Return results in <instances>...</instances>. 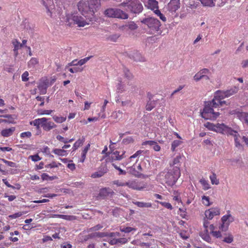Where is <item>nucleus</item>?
Returning a JSON list of instances; mask_svg holds the SVG:
<instances>
[{
  "label": "nucleus",
  "instance_id": "nucleus-47",
  "mask_svg": "<svg viewBox=\"0 0 248 248\" xmlns=\"http://www.w3.org/2000/svg\"><path fill=\"white\" fill-rule=\"evenodd\" d=\"M178 214L183 218H186V208H180L178 212Z\"/></svg>",
  "mask_w": 248,
  "mask_h": 248
},
{
  "label": "nucleus",
  "instance_id": "nucleus-8",
  "mask_svg": "<svg viewBox=\"0 0 248 248\" xmlns=\"http://www.w3.org/2000/svg\"><path fill=\"white\" fill-rule=\"evenodd\" d=\"M106 16L108 17L118 18L126 19L128 18V15L123 10L117 8H109L104 12Z\"/></svg>",
  "mask_w": 248,
  "mask_h": 248
},
{
  "label": "nucleus",
  "instance_id": "nucleus-51",
  "mask_svg": "<svg viewBox=\"0 0 248 248\" xmlns=\"http://www.w3.org/2000/svg\"><path fill=\"white\" fill-rule=\"evenodd\" d=\"M112 165L114 167V168L118 170L119 171V175H125L126 173V171L123 170L121 169L120 167H118L116 165H115L114 163H112Z\"/></svg>",
  "mask_w": 248,
  "mask_h": 248
},
{
  "label": "nucleus",
  "instance_id": "nucleus-20",
  "mask_svg": "<svg viewBox=\"0 0 248 248\" xmlns=\"http://www.w3.org/2000/svg\"><path fill=\"white\" fill-rule=\"evenodd\" d=\"M128 242V239L126 238L123 237L120 238H112L108 241V243L111 245H115L117 244H125Z\"/></svg>",
  "mask_w": 248,
  "mask_h": 248
},
{
  "label": "nucleus",
  "instance_id": "nucleus-45",
  "mask_svg": "<svg viewBox=\"0 0 248 248\" xmlns=\"http://www.w3.org/2000/svg\"><path fill=\"white\" fill-rule=\"evenodd\" d=\"M12 44L14 46V51H16L19 49L20 42L16 39H14L12 41Z\"/></svg>",
  "mask_w": 248,
  "mask_h": 248
},
{
  "label": "nucleus",
  "instance_id": "nucleus-22",
  "mask_svg": "<svg viewBox=\"0 0 248 248\" xmlns=\"http://www.w3.org/2000/svg\"><path fill=\"white\" fill-rule=\"evenodd\" d=\"M119 83H118V85H117L116 91L118 93H121L125 91L124 84H129V82L127 81L126 80H124L123 81L121 79L119 80Z\"/></svg>",
  "mask_w": 248,
  "mask_h": 248
},
{
  "label": "nucleus",
  "instance_id": "nucleus-3",
  "mask_svg": "<svg viewBox=\"0 0 248 248\" xmlns=\"http://www.w3.org/2000/svg\"><path fill=\"white\" fill-rule=\"evenodd\" d=\"M120 6L126 7V10L134 14H139L143 10V6L139 0H124Z\"/></svg>",
  "mask_w": 248,
  "mask_h": 248
},
{
  "label": "nucleus",
  "instance_id": "nucleus-50",
  "mask_svg": "<svg viewBox=\"0 0 248 248\" xmlns=\"http://www.w3.org/2000/svg\"><path fill=\"white\" fill-rule=\"evenodd\" d=\"M92 57V56L84 58V59H81L78 62V64L79 65H82L86 63Z\"/></svg>",
  "mask_w": 248,
  "mask_h": 248
},
{
  "label": "nucleus",
  "instance_id": "nucleus-62",
  "mask_svg": "<svg viewBox=\"0 0 248 248\" xmlns=\"http://www.w3.org/2000/svg\"><path fill=\"white\" fill-rule=\"evenodd\" d=\"M53 111L52 110H40L38 111V114L39 115H49Z\"/></svg>",
  "mask_w": 248,
  "mask_h": 248
},
{
  "label": "nucleus",
  "instance_id": "nucleus-31",
  "mask_svg": "<svg viewBox=\"0 0 248 248\" xmlns=\"http://www.w3.org/2000/svg\"><path fill=\"white\" fill-rule=\"evenodd\" d=\"M209 178L212 185H217L219 184V180L217 178V175L214 172L212 173V174L210 176Z\"/></svg>",
  "mask_w": 248,
  "mask_h": 248
},
{
  "label": "nucleus",
  "instance_id": "nucleus-63",
  "mask_svg": "<svg viewBox=\"0 0 248 248\" xmlns=\"http://www.w3.org/2000/svg\"><path fill=\"white\" fill-rule=\"evenodd\" d=\"M29 158H31V159L34 162H36L41 159V158L39 156V155L38 154H36L33 155H30L29 156Z\"/></svg>",
  "mask_w": 248,
  "mask_h": 248
},
{
  "label": "nucleus",
  "instance_id": "nucleus-52",
  "mask_svg": "<svg viewBox=\"0 0 248 248\" xmlns=\"http://www.w3.org/2000/svg\"><path fill=\"white\" fill-rule=\"evenodd\" d=\"M31 133L30 131L24 132L20 134V137L22 139H24L25 138H30L31 137Z\"/></svg>",
  "mask_w": 248,
  "mask_h": 248
},
{
  "label": "nucleus",
  "instance_id": "nucleus-19",
  "mask_svg": "<svg viewBox=\"0 0 248 248\" xmlns=\"http://www.w3.org/2000/svg\"><path fill=\"white\" fill-rule=\"evenodd\" d=\"M108 171V169L106 166H101L98 171L92 174L91 177L93 178H100L103 176Z\"/></svg>",
  "mask_w": 248,
  "mask_h": 248
},
{
  "label": "nucleus",
  "instance_id": "nucleus-36",
  "mask_svg": "<svg viewBox=\"0 0 248 248\" xmlns=\"http://www.w3.org/2000/svg\"><path fill=\"white\" fill-rule=\"evenodd\" d=\"M125 26L132 31L135 30L138 28V25L133 21L128 22V23L125 25Z\"/></svg>",
  "mask_w": 248,
  "mask_h": 248
},
{
  "label": "nucleus",
  "instance_id": "nucleus-60",
  "mask_svg": "<svg viewBox=\"0 0 248 248\" xmlns=\"http://www.w3.org/2000/svg\"><path fill=\"white\" fill-rule=\"evenodd\" d=\"M38 61L35 58H32L30 61L28 62V64L30 66H34L36 64H38Z\"/></svg>",
  "mask_w": 248,
  "mask_h": 248
},
{
  "label": "nucleus",
  "instance_id": "nucleus-24",
  "mask_svg": "<svg viewBox=\"0 0 248 248\" xmlns=\"http://www.w3.org/2000/svg\"><path fill=\"white\" fill-rule=\"evenodd\" d=\"M201 237L205 241L211 243L212 242V239L210 237L208 230H204L200 233Z\"/></svg>",
  "mask_w": 248,
  "mask_h": 248
},
{
  "label": "nucleus",
  "instance_id": "nucleus-11",
  "mask_svg": "<svg viewBox=\"0 0 248 248\" xmlns=\"http://www.w3.org/2000/svg\"><path fill=\"white\" fill-rule=\"evenodd\" d=\"M216 131L224 135H230L235 133L234 130L224 124H217Z\"/></svg>",
  "mask_w": 248,
  "mask_h": 248
},
{
  "label": "nucleus",
  "instance_id": "nucleus-28",
  "mask_svg": "<svg viewBox=\"0 0 248 248\" xmlns=\"http://www.w3.org/2000/svg\"><path fill=\"white\" fill-rule=\"evenodd\" d=\"M204 6L213 7L215 5V0H199Z\"/></svg>",
  "mask_w": 248,
  "mask_h": 248
},
{
  "label": "nucleus",
  "instance_id": "nucleus-26",
  "mask_svg": "<svg viewBox=\"0 0 248 248\" xmlns=\"http://www.w3.org/2000/svg\"><path fill=\"white\" fill-rule=\"evenodd\" d=\"M133 203L139 207L140 208H150L152 206L151 202H133Z\"/></svg>",
  "mask_w": 248,
  "mask_h": 248
},
{
  "label": "nucleus",
  "instance_id": "nucleus-48",
  "mask_svg": "<svg viewBox=\"0 0 248 248\" xmlns=\"http://www.w3.org/2000/svg\"><path fill=\"white\" fill-rule=\"evenodd\" d=\"M120 236V233L119 232H106V237H109L112 238H115V237H119Z\"/></svg>",
  "mask_w": 248,
  "mask_h": 248
},
{
  "label": "nucleus",
  "instance_id": "nucleus-59",
  "mask_svg": "<svg viewBox=\"0 0 248 248\" xmlns=\"http://www.w3.org/2000/svg\"><path fill=\"white\" fill-rule=\"evenodd\" d=\"M126 182H122L119 180H115L113 182V184L116 185L118 186H126Z\"/></svg>",
  "mask_w": 248,
  "mask_h": 248
},
{
  "label": "nucleus",
  "instance_id": "nucleus-4",
  "mask_svg": "<svg viewBox=\"0 0 248 248\" xmlns=\"http://www.w3.org/2000/svg\"><path fill=\"white\" fill-rule=\"evenodd\" d=\"M181 176L180 169L178 168H172L169 170L164 176V181L169 186H173L175 184Z\"/></svg>",
  "mask_w": 248,
  "mask_h": 248
},
{
  "label": "nucleus",
  "instance_id": "nucleus-44",
  "mask_svg": "<svg viewBox=\"0 0 248 248\" xmlns=\"http://www.w3.org/2000/svg\"><path fill=\"white\" fill-rule=\"evenodd\" d=\"M136 230H137L136 228H132V227H127L124 228H120V231L121 232H124V233H129L133 231H135Z\"/></svg>",
  "mask_w": 248,
  "mask_h": 248
},
{
  "label": "nucleus",
  "instance_id": "nucleus-43",
  "mask_svg": "<svg viewBox=\"0 0 248 248\" xmlns=\"http://www.w3.org/2000/svg\"><path fill=\"white\" fill-rule=\"evenodd\" d=\"M155 202L168 209L171 210L173 209L171 204L169 202H160L158 201Z\"/></svg>",
  "mask_w": 248,
  "mask_h": 248
},
{
  "label": "nucleus",
  "instance_id": "nucleus-58",
  "mask_svg": "<svg viewBox=\"0 0 248 248\" xmlns=\"http://www.w3.org/2000/svg\"><path fill=\"white\" fill-rule=\"evenodd\" d=\"M211 234L216 238H220L222 237L221 232L219 231H215V232H212Z\"/></svg>",
  "mask_w": 248,
  "mask_h": 248
},
{
  "label": "nucleus",
  "instance_id": "nucleus-29",
  "mask_svg": "<svg viewBox=\"0 0 248 248\" xmlns=\"http://www.w3.org/2000/svg\"><path fill=\"white\" fill-rule=\"evenodd\" d=\"M200 183L202 186L203 189L204 190H207L210 188V186L208 181L205 180L204 178H202L200 180Z\"/></svg>",
  "mask_w": 248,
  "mask_h": 248
},
{
  "label": "nucleus",
  "instance_id": "nucleus-12",
  "mask_svg": "<svg viewBox=\"0 0 248 248\" xmlns=\"http://www.w3.org/2000/svg\"><path fill=\"white\" fill-rule=\"evenodd\" d=\"M126 185L129 188L137 190H141L146 187V186L143 182H139L136 180L128 181V182H126Z\"/></svg>",
  "mask_w": 248,
  "mask_h": 248
},
{
  "label": "nucleus",
  "instance_id": "nucleus-6",
  "mask_svg": "<svg viewBox=\"0 0 248 248\" xmlns=\"http://www.w3.org/2000/svg\"><path fill=\"white\" fill-rule=\"evenodd\" d=\"M238 91V87L234 86L226 91H217L214 96V101L213 102L217 101V103H220L223 105V104L225 103V101L222 100L225 97H229L236 93Z\"/></svg>",
  "mask_w": 248,
  "mask_h": 248
},
{
  "label": "nucleus",
  "instance_id": "nucleus-40",
  "mask_svg": "<svg viewBox=\"0 0 248 248\" xmlns=\"http://www.w3.org/2000/svg\"><path fill=\"white\" fill-rule=\"evenodd\" d=\"M56 217L65 220H72L76 218V217L74 216H68L64 215H56Z\"/></svg>",
  "mask_w": 248,
  "mask_h": 248
},
{
  "label": "nucleus",
  "instance_id": "nucleus-5",
  "mask_svg": "<svg viewBox=\"0 0 248 248\" xmlns=\"http://www.w3.org/2000/svg\"><path fill=\"white\" fill-rule=\"evenodd\" d=\"M47 119L43 117L35 119L30 122V124L36 126L37 129L40 128L41 125L43 129L46 131H50L51 129L56 127V125L52 122H47Z\"/></svg>",
  "mask_w": 248,
  "mask_h": 248
},
{
  "label": "nucleus",
  "instance_id": "nucleus-32",
  "mask_svg": "<svg viewBox=\"0 0 248 248\" xmlns=\"http://www.w3.org/2000/svg\"><path fill=\"white\" fill-rule=\"evenodd\" d=\"M202 203L206 206H209L212 204V202H210V198L208 196H202Z\"/></svg>",
  "mask_w": 248,
  "mask_h": 248
},
{
  "label": "nucleus",
  "instance_id": "nucleus-1",
  "mask_svg": "<svg viewBox=\"0 0 248 248\" xmlns=\"http://www.w3.org/2000/svg\"><path fill=\"white\" fill-rule=\"evenodd\" d=\"M100 5V0H81L78 4L79 12L84 17H94Z\"/></svg>",
  "mask_w": 248,
  "mask_h": 248
},
{
  "label": "nucleus",
  "instance_id": "nucleus-10",
  "mask_svg": "<svg viewBox=\"0 0 248 248\" xmlns=\"http://www.w3.org/2000/svg\"><path fill=\"white\" fill-rule=\"evenodd\" d=\"M125 153L124 151H122L121 152L118 151H111V152L109 153L107 161L113 163L115 161L121 160L125 157Z\"/></svg>",
  "mask_w": 248,
  "mask_h": 248
},
{
  "label": "nucleus",
  "instance_id": "nucleus-2",
  "mask_svg": "<svg viewBox=\"0 0 248 248\" xmlns=\"http://www.w3.org/2000/svg\"><path fill=\"white\" fill-rule=\"evenodd\" d=\"M214 101V98L211 101L207 102L204 106L202 111L201 112L202 117L205 120H215L219 117L220 113L218 112H215L213 108H217L222 105L217 103V101Z\"/></svg>",
  "mask_w": 248,
  "mask_h": 248
},
{
  "label": "nucleus",
  "instance_id": "nucleus-42",
  "mask_svg": "<svg viewBox=\"0 0 248 248\" xmlns=\"http://www.w3.org/2000/svg\"><path fill=\"white\" fill-rule=\"evenodd\" d=\"M154 13L157 15L159 17L160 19L162 20L163 21L165 22L166 21V17L165 16L162 14L160 10L157 9H155V12Z\"/></svg>",
  "mask_w": 248,
  "mask_h": 248
},
{
  "label": "nucleus",
  "instance_id": "nucleus-17",
  "mask_svg": "<svg viewBox=\"0 0 248 248\" xmlns=\"http://www.w3.org/2000/svg\"><path fill=\"white\" fill-rule=\"evenodd\" d=\"M114 194L113 190L109 187H104L101 188L99 192L98 197L104 199L108 196H112Z\"/></svg>",
  "mask_w": 248,
  "mask_h": 248
},
{
  "label": "nucleus",
  "instance_id": "nucleus-54",
  "mask_svg": "<svg viewBox=\"0 0 248 248\" xmlns=\"http://www.w3.org/2000/svg\"><path fill=\"white\" fill-rule=\"evenodd\" d=\"M24 214V212H19L16 213L14 214L9 215V217L11 219L16 218L20 217Z\"/></svg>",
  "mask_w": 248,
  "mask_h": 248
},
{
  "label": "nucleus",
  "instance_id": "nucleus-57",
  "mask_svg": "<svg viewBox=\"0 0 248 248\" xmlns=\"http://www.w3.org/2000/svg\"><path fill=\"white\" fill-rule=\"evenodd\" d=\"M61 165V164L60 163L52 162V163L46 165L45 167H46V168H54L58 167L59 166H60Z\"/></svg>",
  "mask_w": 248,
  "mask_h": 248
},
{
  "label": "nucleus",
  "instance_id": "nucleus-15",
  "mask_svg": "<svg viewBox=\"0 0 248 248\" xmlns=\"http://www.w3.org/2000/svg\"><path fill=\"white\" fill-rule=\"evenodd\" d=\"M234 219L233 217L231 216V214H228L223 216L221 218V222L222 224L219 227V229L223 230V228L226 227V228H228V226L230 224L231 222H232ZM227 229H225L226 230Z\"/></svg>",
  "mask_w": 248,
  "mask_h": 248
},
{
  "label": "nucleus",
  "instance_id": "nucleus-30",
  "mask_svg": "<svg viewBox=\"0 0 248 248\" xmlns=\"http://www.w3.org/2000/svg\"><path fill=\"white\" fill-rule=\"evenodd\" d=\"M85 141V138L82 137L81 139H78L73 145V149L74 150H77L80 146L82 145Z\"/></svg>",
  "mask_w": 248,
  "mask_h": 248
},
{
  "label": "nucleus",
  "instance_id": "nucleus-18",
  "mask_svg": "<svg viewBox=\"0 0 248 248\" xmlns=\"http://www.w3.org/2000/svg\"><path fill=\"white\" fill-rule=\"evenodd\" d=\"M168 6L170 12H176L180 7V0H171L168 3Z\"/></svg>",
  "mask_w": 248,
  "mask_h": 248
},
{
  "label": "nucleus",
  "instance_id": "nucleus-25",
  "mask_svg": "<svg viewBox=\"0 0 248 248\" xmlns=\"http://www.w3.org/2000/svg\"><path fill=\"white\" fill-rule=\"evenodd\" d=\"M234 132L235 133L231 135L234 137L235 146L238 148H240L242 147V145L240 143V136L236 131L234 130Z\"/></svg>",
  "mask_w": 248,
  "mask_h": 248
},
{
  "label": "nucleus",
  "instance_id": "nucleus-33",
  "mask_svg": "<svg viewBox=\"0 0 248 248\" xmlns=\"http://www.w3.org/2000/svg\"><path fill=\"white\" fill-rule=\"evenodd\" d=\"M52 152L55 155H57L60 156H64L67 154L66 151H65L63 148L62 149H55L53 150Z\"/></svg>",
  "mask_w": 248,
  "mask_h": 248
},
{
  "label": "nucleus",
  "instance_id": "nucleus-64",
  "mask_svg": "<svg viewBox=\"0 0 248 248\" xmlns=\"http://www.w3.org/2000/svg\"><path fill=\"white\" fill-rule=\"evenodd\" d=\"M29 73L27 71L24 72L21 76L22 80L23 81H27L29 80Z\"/></svg>",
  "mask_w": 248,
  "mask_h": 248
},
{
  "label": "nucleus",
  "instance_id": "nucleus-46",
  "mask_svg": "<svg viewBox=\"0 0 248 248\" xmlns=\"http://www.w3.org/2000/svg\"><path fill=\"white\" fill-rule=\"evenodd\" d=\"M103 228V226L100 224H98L93 227L90 228L87 230V232H90L93 231H96L101 230Z\"/></svg>",
  "mask_w": 248,
  "mask_h": 248
},
{
  "label": "nucleus",
  "instance_id": "nucleus-53",
  "mask_svg": "<svg viewBox=\"0 0 248 248\" xmlns=\"http://www.w3.org/2000/svg\"><path fill=\"white\" fill-rule=\"evenodd\" d=\"M134 142V139L132 137H128L126 138H124L123 140V142L124 144H128L131 143H133Z\"/></svg>",
  "mask_w": 248,
  "mask_h": 248
},
{
  "label": "nucleus",
  "instance_id": "nucleus-34",
  "mask_svg": "<svg viewBox=\"0 0 248 248\" xmlns=\"http://www.w3.org/2000/svg\"><path fill=\"white\" fill-rule=\"evenodd\" d=\"M47 88V87L45 85H44L42 83H41V82H39L38 86V88L41 94H46V93Z\"/></svg>",
  "mask_w": 248,
  "mask_h": 248
},
{
  "label": "nucleus",
  "instance_id": "nucleus-23",
  "mask_svg": "<svg viewBox=\"0 0 248 248\" xmlns=\"http://www.w3.org/2000/svg\"><path fill=\"white\" fill-rule=\"evenodd\" d=\"M181 156L180 155L177 156L174 158L173 162L171 163H170V167L172 168H178V169H180V167L181 166Z\"/></svg>",
  "mask_w": 248,
  "mask_h": 248
},
{
  "label": "nucleus",
  "instance_id": "nucleus-35",
  "mask_svg": "<svg viewBox=\"0 0 248 248\" xmlns=\"http://www.w3.org/2000/svg\"><path fill=\"white\" fill-rule=\"evenodd\" d=\"M182 141L179 140H174L171 143V150L172 152H174L175 151L176 148L178 147L181 143Z\"/></svg>",
  "mask_w": 248,
  "mask_h": 248
},
{
  "label": "nucleus",
  "instance_id": "nucleus-14",
  "mask_svg": "<svg viewBox=\"0 0 248 248\" xmlns=\"http://www.w3.org/2000/svg\"><path fill=\"white\" fill-rule=\"evenodd\" d=\"M210 73V71L207 68H203L196 73L194 76V79L196 81H198L202 78H205L206 80H209V77L206 75Z\"/></svg>",
  "mask_w": 248,
  "mask_h": 248
},
{
  "label": "nucleus",
  "instance_id": "nucleus-49",
  "mask_svg": "<svg viewBox=\"0 0 248 248\" xmlns=\"http://www.w3.org/2000/svg\"><path fill=\"white\" fill-rule=\"evenodd\" d=\"M155 107V103L153 101H149L146 106V109L148 111H151Z\"/></svg>",
  "mask_w": 248,
  "mask_h": 248
},
{
  "label": "nucleus",
  "instance_id": "nucleus-37",
  "mask_svg": "<svg viewBox=\"0 0 248 248\" xmlns=\"http://www.w3.org/2000/svg\"><path fill=\"white\" fill-rule=\"evenodd\" d=\"M204 126L206 127L208 129L210 130H212L213 131H216L217 124H214L211 123L210 122H207L204 124Z\"/></svg>",
  "mask_w": 248,
  "mask_h": 248
},
{
  "label": "nucleus",
  "instance_id": "nucleus-27",
  "mask_svg": "<svg viewBox=\"0 0 248 248\" xmlns=\"http://www.w3.org/2000/svg\"><path fill=\"white\" fill-rule=\"evenodd\" d=\"M229 114L231 115H234L236 116V117H237L240 120H241L243 116L245 115V112H240L236 109H233L232 110L230 111Z\"/></svg>",
  "mask_w": 248,
  "mask_h": 248
},
{
  "label": "nucleus",
  "instance_id": "nucleus-13",
  "mask_svg": "<svg viewBox=\"0 0 248 248\" xmlns=\"http://www.w3.org/2000/svg\"><path fill=\"white\" fill-rule=\"evenodd\" d=\"M220 214V209L218 207H213L206 210L204 212L205 218L207 219L211 220L216 216Z\"/></svg>",
  "mask_w": 248,
  "mask_h": 248
},
{
  "label": "nucleus",
  "instance_id": "nucleus-38",
  "mask_svg": "<svg viewBox=\"0 0 248 248\" xmlns=\"http://www.w3.org/2000/svg\"><path fill=\"white\" fill-rule=\"evenodd\" d=\"M124 77L127 79L126 80L127 81H128L132 79L133 78V76L132 74L131 73V72L126 69H125L124 71Z\"/></svg>",
  "mask_w": 248,
  "mask_h": 248
},
{
  "label": "nucleus",
  "instance_id": "nucleus-61",
  "mask_svg": "<svg viewBox=\"0 0 248 248\" xmlns=\"http://www.w3.org/2000/svg\"><path fill=\"white\" fill-rule=\"evenodd\" d=\"M88 151H86L85 150L83 149L81 153V156L80 158L79 161L81 163H83L86 159V154L87 153Z\"/></svg>",
  "mask_w": 248,
  "mask_h": 248
},
{
  "label": "nucleus",
  "instance_id": "nucleus-16",
  "mask_svg": "<svg viewBox=\"0 0 248 248\" xmlns=\"http://www.w3.org/2000/svg\"><path fill=\"white\" fill-rule=\"evenodd\" d=\"M142 1L145 7L154 12L159 8L158 2L156 0H143Z\"/></svg>",
  "mask_w": 248,
  "mask_h": 248
},
{
  "label": "nucleus",
  "instance_id": "nucleus-21",
  "mask_svg": "<svg viewBox=\"0 0 248 248\" xmlns=\"http://www.w3.org/2000/svg\"><path fill=\"white\" fill-rule=\"evenodd\" d=\"M16 130L15 127L2 129L0 132V135L3 137H9L12 136Z\"/></svg>",
  "mask_w": 248,
  "mask_h": 248
},
{
  "label": "nucleus",
  "instance_id": "nucleus-41",
  "mask_svg": "<svg viewBox=\"0 0 248 248\" xmlns=\"http://www.w3.org/2000/svg\"><path fill=\"white\" fill-rule=\"evenodd\" d=\"M233 237L230 233L228 234L227 235L225 236L222 240L223 242L228 244L231 243L233 241Z\"/></svg>",
  "mask_w": 248,
  "mask_h": 248
},
{
  "label": "nucleus",
  "instance_id": "nucleus-55",
  "mask_svg": "<svg viewBox=\"0 0 248 248\" xmlns=\"http://www.w3.org/2000/svg\"><path fill=\"white\" fill-rule=\"evenodd\" d=\"M80 239V242L83 243L90 239L89 235H83L80 234L79 235Z\"/></svg>",
  "mask_w": 248,
  "mask_h": 248
},
{
  "label": "nucleus",
  "instance_id": "nucleus-7",
  "mask_svg": "<svg viewBox=\"0 0 248 248\" xmlns=\"http://www.w3.org/2000/svg\"><path fill=\"white\" fill-rule=\"evenodd\" d=\"M84 19L82 16L77 14L72 15L70 17H67V21L70 22V20L73 22L74 24H76L79 27H83L86 25L90 24L93 20L92 17H85Z\"/></svg>",
  "mask_w": 248,
  "mask_h": 248
},
{
  "label": "nucleus",
  "instance_id": "nucleus-39",
  "mask_svg": "<svg viewBox=\"0 0 248 248\" xmlns=\"http://www.w3.org/2000/svg\"><path fill=\"white\" fill-rule=\"evenodd\" d=\"M53 119L54 121L57 123H62L66 121V117L55 115L53 117Z\"/></svg>",
  "mask_w": 248,
  "mask_h": 248
},
{
  "label": "nucleus",
  "instance_id": "nucleus-56",
  "mask_svg": "<svg viewBox=\"0 0 248 248\" xmlns=\"http://www.w3.org/2000/svg\"><path fill=\"white\" fill-rule=\"evenodd\" d=\"M6 165L7 166L11 167H16V165L15 162L8 161L5 159H1Z\"/></svg>",
  "mask_w": 248,
  "mask_h": 248
},
{
  "label": "nucleus",
  "instance_id": "nucleus-9",
  "mask_svg": "<svg viewBox=\"0 0 248 248\" xmlns=\"http://www.w3.org/2000/svg\"><path fill=\"white\" fill-rule=\"evenodd\" d=\"M141 22L146 25L152 31H157L160 29L161 23L156 18L154 17H148L143 19Z\"/></svg>",
  "mask_w": 248,
  "mask_h": 248
}]
</instances>
